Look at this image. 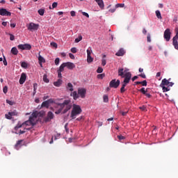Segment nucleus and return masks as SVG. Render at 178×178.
Returning <instances> with one entry per match:
<instances>
[{"label": "nucleus", "instance_id": "58", "mask_svg": "<svg viewBox=\"0 0 178 178\" xmlns=\"http://www.w3.org/2000/svg\"><path fill=\"white\" fill-rule=\"evenodd\" d=\"M82 15L83 16H86V17H90V15H88V13L86 12H82Z\"/></svg>", "mask_w": 178, "mask_h": 178}, {"label": "nucleus", "instance_id": "55", "mask_svg": "<svg viewBox=\"0 0 178 178\" xmlns=\"http://www.w3.org/2000/svg\"><path fill=\"white\" fill-rule=\"evenodd\" d=\"M51 47H54V48H58V44L55 42L51 43Z\"/></svg>", "mask_w": 178, "mask_h": 178}, {"label": "nucleus", "instance_id": "31", "mask_svg": "<svg viewBox=\"0 0 178 178\" xmlns=\"http://www.w3.org/2000/svg\"><path fill=\"white\" fill-rule=\"evenodd\" d=\"M43 81H44V83H49V79H48L47 74L43 75Z\"/></svg>", "mask_w": 178, "mask_h": 178}, {"label": "nucleus", "instance_id": "5", "mask_svg": "<svg viewBox=\"0 0 178 178\" xmlns=\"http://www.w3.org/2000/svg\"><path fill=\"white\" fill-rule=\"evenodd\" d=\"M120 85V80L118 79H113L111 81L109 86L111 88H118L119 86Z\"/></svg>", "mask_w": 178, "mask_h": 178}, {"label": "nucleus", "instance_id": "27", "mask_svg": "<svg viewBox=\"0 0 178 178\" xmlns=\"http://www.w3.org/2000/svg\"><path fill=\"white\" fill-rule=\"evenodd\" d=\"M65 67H66V65H65V63H63V64L60 65L58 72H63V70H65Z\"/></svg>", "mask_w": 178, "mask_h": 178}, {"label": "nucleus", "instance_id": "41", "mask_svg": "<svg viewBox=\"0 0 178 178\" xmlns=\"http://www.w3.org/2000/svg\"><path fill=\"white\" fill-rule=\"evenodd\" d=\"M104 72V69L102 67H99L97 70V73H102Z\"/></svg>", "mask_w": 178, "mask_h": 178}, {"label": "nucleus", "instance_id": "60", "mask_svg": "<svg viewBox=\"0 0 178 178\" xmlns=\"http://www.w3.org/2000/svg\"><path fill=\"white\" fill-rule=\"evenodd\" d=\"M69 56H70V58L71 59H74V55H73V54L70 53V54H69Z\"/></svg>", "mask_w": 178, "mask_h": 178}, {"label": "nucleus", "instance_id": "54", "mask_svg": "<svg viewBox=\"0 0 178 178\" xmlns=\"http://www.w3.org/2000/svg\"><path fill=\"white\" fill-rule=\"evenodd\" d=\"M139 109H140V111H146L147 107H145V106H142L139 107Z\"/></svg>", "mask_w": 178, "mask_h": 178}, {"label": "nucleus", "instance_id": "40", "mask_svg": "<svg viewBox=\"0 0 178 178\" xmlns=\"http://www.w3.org/2000/svg\"><path fill=\"white\" fill-rule=\"evenodd\" d=\"M5 116L6 119H8V120H12V115L9 114V112H8V114H6Z\"/></svg>", "mask_w": 178, "mask_h": 178}, {"label": "nucleus", "instance_id": "3", "mask_svg": "<svg viewBox=\"0 0 178 178\" xmlns=\"http://www.w3.org/2000/svg\"><path fill=\"white\" fill-rule=\"evenodd\" d=\"M38 116H41V113L38 112V111L33 112L31 114V115L30 116L29 120L32 123V126H34L35 124H37V122L38 120V119L37 118H38Z\"/></svg>", "mask_w": 178, "mask_h": 178}, {"label": "nucleus", "instance_id": "47", "mask_svg": "<svg viewBox=\"0 0 178 178\" xmlns=\"http://www.w3.org/2000/svg\"><path fill=\"white\" fill-rule=\"evenodd\" d=\"M147 42H151V35L149 33L147 34Z\"/></svg>", "mask_w": 178, "mask_h": 178}, {"label": "nucleus", "instance_id": "52", "mask_svg": "<svg viewBox=\"0 0 178 178\" xmlns=\"http://www.w3.org/2000/svg\"><path fill=\"white\" fill-rule=\"evenodd\" d=\"M92 52V51L90 50V49H87V55L88 56H91V53Z\"/></svg>", "mask_w": 178, "mask_h": 178}, {"label": "nucleus", "instance_id": "7", "mask_svg": "<svg viewBox=\"0 0 178 178\" xmlns=\"http://www.w3.org/2000/svg\"><path fill=\"white\" fill-rule=\"evenodd\" d=\"M172 45L178 51V30L176 29V35L172 38Z\"/></svg>", "mask_w": 178, "mask_h": 178}, {"label": "nucleus", "instance_id": "14", "mask_svg": "<svg viewBox=\"0 0 178 178\" xmlns=\"http://www.w3.org/2000/svg\"><path fill=\"white\" fill-rule=\"evenodd\" d=\"M54 119V113L51 111L48 112L47 116L44 120V122H51Z\"/></svg>", "mask_w": 178, "mask_h": 178}, {"label": "nucleus", "instance_id": "8", "mask_svg": "<svg viewBox=\"0 0 178 178\" xmlns=\"http://www.w3.org/2000/svg\"><path fill=\"white\" fill-rule=\"evenodd\" d=\"M38 27H40L39 24L31 22L28 25V30H29L30 31H33V30H38Z\"/></svg>", "mask_w": 178, "mask_h": 178}, {"label": "nucleus", "instance_id": "10", "mask_svg": "<svg viewBox=\"0 0 178 178\" xmlns=\"http://www.w3.org/2000/svg\"><path fill=\"white\" fill-rule=\"evenodd\" d=\"M87 90L85 88H79L78 89V95L81 97V98H86V94Z\"/></svg>", "mask_w": 178, "mask_h": 178}, {"label": "nucleus", "instance_id": "59", "mask_svg": "<svg viewBox=\"0 0 178 178\" xmlns=\"http://www.w3.org/2000/svg\"><path fill=\"white\" fill-rule=\"evenodd\" d=\"M70 15L72 17H74V16H76V12L72 10L70 12Z\"/></svg>", "mask_w": 178, "mask_h": 178}, {"label": "nucleus", "instance_id": "23", "mask_svg": "<svg viewBox=\"0 0 178 178\" xmlns=\"http://www.w3.org/2000/svg\"><path fill=\"white\" fill-rule=\"evenodd\" d=\"M11 54H13V55H17V54H19V51L17 50V48L13 47L11 49Z\"/></svg>", "mask_w": 178, "mask_h": 178}, {"label": "nucleus", "instance_id": "21", "mask_svg": "<svg viewBox=\"0 0 178 178\" xmlns=\"http://www.w3.org/2000/svg\"><path fill=\"white\" fill-rule=\"evenodd\" d=\"M22 143H23V140H19L17 142V143L15 145V149H19V148L22 147Z\"/></svg>", "mask_w": 178, "mask_h": 178}, {"label": "nucleus", "instance_id": "2", "mask_svg": "<svg viewBox=\"0 0 178 178\" xmlns=\"http://www.w3.org/2000/svg\"><path fill=\"white\" fill-rule=\"evenodd\" d=\"M81 112H82L81 107H80V106L79 105L74 104L72 112H71V118L72 119H76V117L77 116V115H80Z\"/></svg>", "mask_w": 178, "mask_h": 178}, {"label": "nucleus", "instance_id": "26", "mask_svg": "<svg viewBox=\"0 0 178 178\" xmlns=\"http://www.w3.org/2000/svg\"><path fill=\"white\" fill-rule=\"evenodd\" d=\"M160 87L162 88L163 90V92H168V91H170V88H168V87H165V86H160Z\"/></svg>", "mask_w": 178, "mask_h": 178}, {"label": "nucleus", "instance_id": "30", "mask_svg": "<svg viewBox=\"0 0 178 178\" xmlns=\"http://www.w3.org/2000/svg\"><path fill=\"white\" fill-rule=\"evenodd\" d=\"M67 88L70 91H73V84H72V83H68Z\"/></svg>", "mask_w": 178, "mask_h": 178}, {"label": "nucleus", "instance_id": "25", "mask_svg": "<svg viewBox=\"0 0 178 178\" xmlns=\"http://www.w3.org/2000/svg\"><path fill=\"white\" fill-rule=\"evenodd\" d=\"M106 58V55H103L102 60V65L105 66L106 65V60L105 59Z\"/></svg>", "mask_w": 178, "mask_h": 178}, {"label": "nucleus", "instance_id": "57", "mask_svg": "<svg viewBox=\"0 0 178 178\" xmlns=\"http://www.w3.org/2000/svg\"><path fill=\"white\" fill-rule=\"evenodd\" d=\"M58 6V3L57 2H54L53 3H52V8H56Z\"/></svg>", "mask_w": 178, "mask_h": 178}, {"label": "nucleus", "instance_id": "38", "mask_svg": "<svg viewBox=\"0 0 178 178\" xmlns=\"http://www.w3.org/2000/svg\"><path fill=\"white\" fill-rule=\"evenodd\" d=\"M140 92H142L144 95L147 93V90L145 91V88H142L140 90H139Z\"/></svg>", "mask_w": 178, "mask_h": 178}, {"label": "nucleus", "instance_id": "6", "mask_svg": "<svg viewBox=\"0 0 178 178\" xmlns=\"http://www.w3.org/2000/svg\"><path fill=\"white\" fill-rule=\"evenodd\" d=\"M175 83L173 82H170V79H169L168 80L166 79H163L161 81V83L160 84V86H168V87H173Z\"/></svg>", "mask_w": 178, "mask_h": 178}, {"label": "nucleus", "instance_id": "4", "mask_svg": "<svg viewBox=\"0 0 178 178\" xmlns=\"http://www.w3.org/2000/svg\"><path fill=\"white\" fill-rule=\"evenodd\" d=\"M61 109H63V108H65L64 110V112L66 113L67 111H70V109H72V105L70 104V100H65L63 103L59 104Z\"/></svg>", "mask_w": 178, "mask_h": 178}, {"label": "nucleus", "instance_id": "61", "mask_svg": "<svg viewBox=\"0 0 178 178\" xmlns=\"http://www.w3.org/2000/svg\"><path fill=\"white\" fill-rule=\"evenodd\" d=\"M116 11V8H112L109 10V12H111V13H113Z\"/></svg>", "mask_w": 178, "mask_h": 178}, {"label": "nucleus", "instance_id": "29", "mask_svg": "<svg viewBox=\"0 0 178 178\" xmlns=\"http://www.w3.org/2000/svg\"><path fill=\"white\" fill-rule=\"evenodd\" d=\"M9 115H10L11 116H17L18 115L17 111L14 110L13 111H10L9 112Z\"/></svg>", "mask_w": 178, "mask_h": 178}, {"label": "nucleus", "instance_id": "20", "mask_svg": "<svg viewBox=\"0 0 178 178\" xmlns=\"http://www.w3.org/2000/svg\"><path fill=\"white\" fill-rule=\"evenodd\" d=\"M41 54V51L39 52V56H38V60H39V65H41V63H45V58L40 55Z\"/></svg>", "mask_w": 178, "mask_h": 178}, {"label": "nucleus", "instance_id": "37", "mask_svg": "<svg viewBox=\"0 0 178 178\" xmlns=\"http://www.w3.org/2000/svg\"><path fill=\"white\" fill-rule=\"evenodd\" d=\"M105 77V74H100L97 75V79H100L101 80H102V79H104Z\"/></svg>", "mask_w": 178, "mask_h": 178}, {"label": "nucleus", "instance_id": "16", "mask_svg": "<svg viewBox=\"0 0 178 178\" xmlns=\"http://www.w3.org/2000/svg\"><path fill=\"white\" fill-rule=\"evenodd\" d=\"M52 102H54L52 99H48L42 103V106L44 108H48L49 106V104H52Z\"/></svg>", "mask_w": 178, "mask_h": 178}, {"label": "nucleus", "instance_id": "12", "mask_svg": "<svg viewBox=\"0 0 178 178\" xmlns=\"http://www.w3.org/2000/svg\"><path fill=\"white\" fill-rule=\"evenodd\" d=\"M0 15L1 16H10L12 13L9 11H7L5 8L0 9Z\"/></svg>", "mask_w": 178, "mask_h": 178}, {"label": "nucleus", "instance_id": "19", "mask_svg": "<svg viewBox=\"0 0 178 178\" xmlns=\"http://www.w3.org/2000/svg\"><path fill=\"white\" fill-rule=\"evenodd\" d=\"M95 2H97V5L101 8L102 9H104V7L105 6L104 5V1L103 0H95Z\"/></svg>", "mask_w": 178, "mask_h": 178}, {"label": "nucleus", "instance_id": "28", "mask_svg": "<svg viewBox=\"0 0 178 178\" xmlns=\"http://www.w3.org/2000/svg\"><path fill=\"white\" fill-rule=\"evenodd\" d=\"M38 13H39L40 16H44V14L45 13V10L44 8H41L38 10Z\"/></svg>", "mask_w": 178, "mask_h": 178}, {"label": "nucleus", "instance_id": "45", "mask_svg": "<svg viewBox=\"0 0 178 178\" xmlns=\"http://www.w3.org/2000/svg\"><path fill=\"white\" fill-rule=\"evenodd\" d=\"M71 52H72V54H76V53L77 52V48H76V47H72V48L71 49Z\"/></svg>", "mask_w": 178, "mask_h": 178}, {"label": "nucleus", "instance_id": "53", "mask_svg": "<svg viewBox=\"0 0 178 178\" xmlns=\"http://www.w3.org/2000/svg\"><path fill=\"white\" fill-rule=\"evenodd\" d=\"M140 77H142V79H147V76H145V74L143 73L139 74Z\"/></svg>", "mask_w": 178, "mask_h": 178}, {"label": "nucleus", "instance_id": "17", "mask_svg": "<svg viewBox=\"0 0 178 178\" xmlns=\"http://www.w3.org/2000/svg\"><path fill=\"white\" fill-rule=\"evenodd\" d=\"M26 75L25 73H22L21 74L20 79H19V84H24V82L26 81Z\"/></svg>", "mask_w": 178, "mask_h": 178}, {"label": "nucleus", "instance_id": "15", "mask_svg": "<svg viewBox=\"0 0 178 178\" xmlns=\"http://www.w3.org/2000/svg\"><path fill=\"white\" fill-rule=\"evenodd\" d=\"M64 65H65V67H67V69H70V70H72V69H74V67H76L74 63L70 62L64 63Z\"/></svg>", "mask_w": 178, "mask_h": 178}, {"label": "nucleus", "instance_id": "43", "mask_svg": "<svg viewBox=\"0 0 178 178\" xmlns=\"http://www.w3.org/2000/svg\"><path fill=\"white\" fill-rule=\"evenodd\" d=\"M117 137L120 140V141H122V140H124V138H126L124 136L122 135H118Z\"/></svg>", "mask_w": 178, "mask_h": 178}, {"label": "nucleus", "instance_id": "32", "mask_svg": "<svg viewBox=\"0 0 178 178\" xmlns=\"http://www.w3.org/2000/svg\"><path fill=\"white\" fill-rule=\"evenodd\" d=\"M156 16L157 19H162V15H161V11L156 10Z\"/></svg>", "mask_w": 178, "mask_h": 178}, {"label": "nucleus", "instance_id": "51", "mask_svg": "<svg viewBox=\"0 0 178 178\" xmlns=\"http://www.w3.org/2000/svg\"><path fill=\"white\" fill-rule=\"evenodd\" d=\"M10 41H15V35L10 34Z\"/></svg>", "mask_w": 178, "mask_h": 178}, {"label": "nucleus", "instance_id": "48", "mask_svg": "<svg viewBox=\"0 0 178 178\" xmlns=\"http://www.w3.org/2000/svg\"><path fill=\"white\" fill-rule=\"evenodd\" d=\"M3 63L4 66H8V61H6V58H3Z\"/></svg>", "mask_w": 178, "mask_h": 178}, {"label": "nucleus", "instance_id": "50", "mask_svg": "<svg viewBox=\"0 0 178 178\" xmlns=\"http://www.w3.org/2000/svg\"><path fill=\"white\" fill-rule=\"evenodd\" d=\"M125 91H126L125 87L122 86L121 88H120V92L122 94H123V92H124Z\"/></svg>", "mask_w": 178, "mask_h": 178}, {"label": "nucleus", "instance_id": "33", "mask_svg": "<svg viewBox=\"0 0 178 178\" xmlns=\"http://www.w3.org/2000/svg\"><path fill=\"white\" fill-rule=\"evenodd\" d=\"M21 66H22L24 69H27V66H29V65H28L27 63H26V62H22V63H21Z\"/></svg>", "mask_w": 178, "mask_h": 178}, {"label": "nucleus", "instance_id": "9", "mask_svg": "<svg viewBox=\"0 0 178 178\" xmlns=\"http://www.w3.org/2000/svg\"><path fill=\"white\" fill-rule=\"evenodd\" d=\"M18 49L22 51H30V49H31V45L29 44H19L18 45Z\"/></svg>", "mask_w": 178, "mask_h": 178}, {"label": "nucleus", "instance_id": "39", "mask_svg": "<svg viewBox=\"0 0 178 178\" xmlns=\"http://www.w3.org/2000/svg\"><path fill=\"white\" fill-rule=\"evenodd\" d=\"M103 99H104V102H108V101H109L108 95H104L103 96Z\"/></svg>", "mask_w": 178, "mask_h": 178}, {"label": "nucleus", "instance_id": "56", "mask_svg": "<svg viewBox=\"0 0 178 178\" xmlns=\"http://www.w3.org/2000/svg\"><path fill=\"white\" fill-rule=\"evenodd\" d=\"M58 77L62 79V72L58 71Z\"/></svg>", "mask_w": 178, "mask_h": 178}, {"label": "nucleus", "instance_id": "49", "mask_svg": "<svg viewBox=\"0 0 178 178\" xmlns=\"http://www.w3.org/2000/svg\"><path fill=\"white\" fill-rule=\"evenodd\" d=\"M3 92H4V94H6V92H8V86L3 87Z\"/></svg>", "mask_w": 178, "mask_h": 178}, {"label": "nucleus", "instance_id": "24", "mask_svg": "<svg viewBox=\"0 0 178 178\" xmlns=\"http://www.w3.org/2000/svg\"><path fill=\"white\" fill-rule=\"evenodd\" d=\"M71 95L73 97L74 99H75V100L77 99L79 97V93H77L76 91H74V92L71 94Z\"/></svg>", "mask_w": 178, "mask_h": 178}, {"label": "nucleus", "instance_id": "46", "mask_svg": "<svg viewBox=\"0 0 178 178\" xmlns=\"http://www.w3.org/2000/svg\"><path fill=\"white\" fill-rule=\"evenodd\" d=\"M140 84H142L143 87H147V81L144 80L143 81H140Z\"/></svg>", "mask_w": 178, "mask_h": 178}, {"label": "nucleus", "instance_id": "18", "mask_svg": "<svg viewBox=\"0 0 178 178\" xmlns=\"http://www.w3.org/2000/svg\"><path fill=\"white\" fill-rule=\"evenodd\" d=\"M126 54V51H124V49H120L116 54V56H123Z\"/></svg>", "mask_w": 178, "mask_h": 178}, {"label": "nucleus", "instance_id": "34", "mask_svg": "<svg viewBox=\"0 0 178 178\" xmlns=\"http://www.w3.org/2000/svg\"><path fill=\"white\" fill-rule=\"evenodd\" d=\"M83 40V36L79 35L77 38L75 39L74 42H80Z\"/></svg>", "mask_w": 178, "mask_h": 178}, {"label": "nucleus", "instance_id": "63", "mask_svg": "<svg viewBox=\"0 0 178 178\" xmlns=\"http://www.w3.org/2000/svg\"><path fill=\"white\" fill-rule=\"evenodd\" d=\"M37 83L33 84V90H37Z\"/></svg>", "mask_w": 178, "mask_h": 178}, {"label": "nucleus", "instance_id": "22", "mask_svg": "<svg viewBox=\"0 0 178 178\" xmlns=\"http://www.w3.org/2000/svg\"><path fill=\"white\" fill-rule=\"evenodd\" d=\"M55 87H60L62 86V79H59L57 81L54 82Z\"/></svg>", "mask_w": 178, "mask_h": 178}, {"label": "nucleus", "instance_id": "35", "mask_svg": "<svg viewBox=\"0 0 178 178\" xmlns=\"http://www.w3.org/2000/svg\"><path fill=\"white\" fill-rule=\"evenodd\" d=\"M92 60H94V59L92 58V57H91V56H88L87 57L88 63H91V62H92Z\"/></svg>", "mask_w": 178, "mask_h": 178}, {"label": "nucleus", "instance_id": "42", "mask_svg": "<svg viewBox=\"0 0 178 178\" xmlns=\"http://www.w3.org/2000/svg\"><path fill=\"white\" fill-rule=\"evenodd\" d=\"M6 102L9 105H15V102H13V101H10V100L6 99Z\"/></svg>", "mask_w": 178, "mask_h": 178}, {"label": "nucleus", "instance_id": "62", "mask_svg": "<svg viewBox=\"0 0 178 178\" xmlns=\"http://www.w3.org/2000/svg\"><path fill=\"white\" fill-rule=\"evenodd\" d=\"M137 79H138V76H134L131 79V80H132V81H134L135 80H137Z\"/></svg>", "mask_w": 178, "mask_h": 178}, {"label": "nucleus", "instance_id": "11", "mask_svg": "<svg viewBox=\"0 0 178 178\" xmlns=\"http://www.w3.org/2000/svg\"><path fill=\"white\" fill-rule=\"evenodd\" d=\"M170 29H167L165 31H164V38L165 40V41H170Z\"/></svg>", "mask_w": 178, "mask_h": 178}, {"label": "nucleus", "instance_id": "1", "mask_svg": "<svg viewBox=\"0 0 178 178\" xmlns=\"http://www.w3.org/2000/svg\"><path fill=\"white\" fill-rule=\"evenodd\" d=\"M118 76L122 79H124L122 87H126L131 80V72H129L127 68H119Z\"/></svg>", "mask_w": 178, "mask_h": 178}, {"label": "nucleus", "instance_id": "13", "mask_svg": "<svg viewBox=\"0 0 178 178\" xmlns=\"http://www.w3.org/2000/svg\"><path fill=\"white\" fill-rule=\"evenodd\" d=\"M22 126H33V122L30 120L26 121L24 122L22 125L17 126L15 127V130H17V129H20Z\"/></svg>", "mask_w": 178, "mask_h": 178}, {"label": "nucleus", "instance_id": "64", "mask_svg": "<svg viewBox=\"0 0 178 178\" xmlns=\"http://www.w3.org/2000/svg\"><path fill=\"white\" fill-rule=\"evenodd\" d=\"M145 95L147 98H151V97H152L151 94H149V93H146Z\"/></svg>", "mask_w": 178, "mask_h": 178}, {"label": "nucleus", "instance_id": "44", "mask_svg": "<svg viewBox=\"0 0 178 178\" xmlns=\"http://www.w3.org/2000/svg\"><path fill=\"white\" fill-rule=\"evenodd\" d=\"M60 60L59 59V58H56L55 59L54 63H55V65H56V66H58V65H59Z\"/></svg>", "mask_w": 178, "mask_h": 178}, {"label": "nucleus", "instance_id": "36", "mask_svg": "<svg viewBox=\"0 0 178 178\" xmlns=\"http://www.w3.org/2000/svg\"><path fill=\"white\" fill-rule=\"evenodd\" d=\"M115 8H124V3H117Z\"/></svg>", "mask_w": 178, "mask_h": 178}]
</instances>
